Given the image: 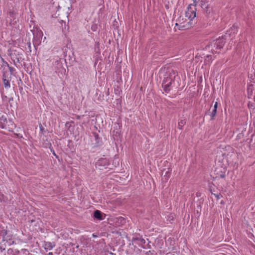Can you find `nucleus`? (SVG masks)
<instances>
[{
    "mask_svg": "<svg viewBox=\"0 0 255 255\" xmlns=\"http://www.w3.org/2000/svg\"><path fill=\"white\" fill-rule=\"evenodd\" d=\"M194 3H195V4H190L187 8V10L185 11V17L186 18L185 20H184L183 18H179L178 20L179 23H176V26L179 25L181 27L188 29L194 25L195 23L194 18L196 16L197 9L196 6L199 4L201 7V2L200 0H196L194 1Z\"/></svg>",
    "mask_w": 255,
    "mask_h": 255,
    "instance_id": "f257e3e1",
    "label": "nucleus"
},
{
    "mask_svg": "<svg viewBox=\"0 0 255 255\" xmlns=\"http://www.w3.org/2000/svg\"><path fill=\"white\" fill-rule=\"evenodd\" d=\"M177 73L173 70H169L162 81V86L164 90L167 92L170 90V86L174 81Z\"/></svg>",
    "mask_w": 255,
    "mask_h": 255,
    "instance_id": "f03ea898",
    "label": "nucleus"
},
{
    "mask_svg": "<svg viewBox=\"0 0 255 255\" xmlns=\"http://www.w3.org/2000/svg\"><path fill=\"white\" fill-rule=\"evenodd\" d=\"M227 39V38H226L225 35L224 36H222V37H219L214 42V47H215L218 49H221L224 45L225 39Z\"/></svg>",
    "mask_w": 255,
    "mask_h": 255,
    "instance_id": "7ed1b4c3",
    "label": "nucleus"
},
{
    "mask_svg": "<svg viewBox=\"0 0 255 255\" xmlns=\"http://www.w3.org/2000/svg\"><path fill=\"white\" fill-rule=\"evenodd\" d=\"M238 31L237 28L235 26H232L230 28L225 35L226 38L231 37V39L233 38L234 35L237 33Z\"/></svg>",
    "mask_w": 255,
    "mask_h": 255,
    "instance_id": "20e7f679",
    "label": "nucleus"
},
{
    "mask_svg": "<svg viewBox=\"0 0 255 255\" xmlns=\"http://www.w3.org/2000/svg\"><path fill=\"white\" fill-rule=\"evenodd\" d=\"M7 121L6 117L4 115L0 116V128H7Z\"/></svg>",
    "mask_w": 255,
    "mask_h": 255,
    "instance_id": "39448f33",
    "label": "nucleus"
},
{
    "mask_svg": "<svg viewBox=\"0 0 255 255\" xmlns=\"http://www.w3.org/2000/svg\"><path fill=\"white\" fill-rule=\"evenodd\" d=\"M94 216L95 218H96L98 219H99V220L102 219V213L101 211H100L99 210H96L95 211Z\"/></svg>",
    "mask_w": 255,
    "mask_h": 255,
    "instance_id": "423d86ee",
    "label": "nucleus"
},
{
    "mask_svg": "<svg viewBox=\"0 0 255 255\" xmlns=\"http://www.w3.org/2000/svg\"><path fill=\"white\" fill-rule=\"evenodd\" d=\"M54 247V245L50 242H47L45 244V249L46 250H51Z\"/></svg>",
    "mask_w": 255,
    "mask_h": 255,
    "instance_id": "0eeeda50",
    "label": "nucleus"
},
{
    "mask_svg": "<svg viewBox=\"0 0 255 255\" xmlns=\"http://www.w3.org/2000/svg\"><path fill=\"white\" fill-rule=\"evenodd\" d=\"M3 83L5 88H9L10 87V84L9 81L6 79H3Z\"/></svg>",
    "mask_w": 255,
    "mask_h": 255,
    "instance_id": "6e6552de",
    "label": "nucleus"
},
{
    "mask_svg": "<svg viewBox=\"0 0 255 255\" xmlns=\"http://www.w3.org/2000/svg\"><path fill=\"white\" fill-rule=\"evenodd\" d=\"M185 120H181L178 123V128L180 129L182 128V127L185 125Z\"/></svg>",
    "mask_w": 255,
    "mask_h": 255,
    "instance_id": "1a4fd4ad",
    "label": "nucleus"
},
{
    "mask_svg": "<svg viewBox=\"0 0 255 255\" xmlns=\"http://www.w3.org/2000/svg\"><path fill=\"white\" fill-rule=\"evenodd\" d=\"M216 112H217V110L213 109L211 112V116L212 117H214L216 115Z\"/></svg>",
    "mask_w": 255,
    "mask_h": 255,
    "instance_id": "9d476101",
    "label": "nucleus"
},
{
    "mask_svg": "<svg viewBox=\"0 0 255 255\" xmlns=\"http://www.w3.org/2000/svg\"><path fill=\"white\" fill-rule=\"evenodd\" d=\"M217 107H218V103H217V102H216L214 105V109L217 110Z\"/></svg>",
    "mask_w": 255,
    "mask_h": 255,
    "instance_id": "9b49d317",
    "label": "nucleus"
},
{
    "mask_svg": "<svg viewBox=\"0 0 255 255\" xmlns=\"http://www.w3.org/2000/svg\"><path fill=\"white\" fill-rule=\"evenodd\" d=\"M214 195L218 198L219 199L220 198L219 197V195H216V194H214Z\"/></svg>",
    "mask_w": 255,
    "mask_h": 255,
    "instance_id": "f8f14e48",
    "label": "nucleus"
},
{
    "mask_svg": "<svg viewBox=\"0 0 255 255\" xmlns=\"http://www.w3.org/2000/svg\"><path fill=\"white\" fill-rule=\"evenodd\" d=\"M33 44H34V46H36V44L38 45V44H39V43H38V42H37V43H36V42H34V43H33Z\"/></svg>",
    "mask_w": 255,
    "mask_h": 255,
    "instance_id": "ddd939ff",
    "label": "nucleus"
},
{
    "mask_svg": "<svg viewBox=\"0 0 255 255\" xmlns=\"http://www.w3.org/2000/svg\"><path fill=\"white\" fill-rule=\"evenodd\" d=\"M48 255H53L52 253H49Z\"/></svg>",
    "mask_w": 255,
    "mask_h": 255,
    "instance_id": "4468645a",
    "label": "nucleus"
},
{
    "mask_svg": "<svg viewBox=\"0 0 255 255\" xmlns=\"http://www.w3.org/2000/svg\"><path fill=\"white\" fill-rule=\"evenodd\" d=\"M40 34V36H41H41H42V35H43L42 32L40 33V34Z\"/></svg>",
    "mask_w": 255,
    "mask_h": 255,
    "instance_id": "2eb2a0df",
    "label": "nucleus"
}]
</instances>
